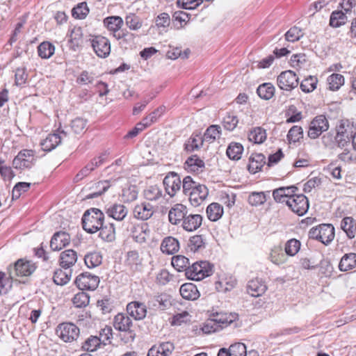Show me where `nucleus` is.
I'll list each match as a JSON object with an SVG mask.
<instances>
[{
    "label": "nucleus",
    "mask_w": 356,
    "mask_h": 356,
    "mask_svg": "<svg viewBox=\"0 0 356 356\" xmlns=\"http://www.w3.org/2000/svg\"><path fill=\"white\" fill-rule=\"evenodd\" d=\"M160 248L164 254H174L179 250V241L173 236H166L163 239Z\"/></svg>",
    "instance_id": "obj_26"
},
{
    "label": "nucleus",
    "mask_w": 356,
    "mask_h": 356,
    "mask_svg": "<svg viewBox=\"0 0 356 356\" xmlns=\"http://www.w3.org/2000/svg\"><path fill=\"white\" fill-rule=\"evenodd\" d=\"M77 253L72 249H68L63 251L59 257V265L67 270L73 266L77 261Z\"/></svg>",
    "instance_id": "obj_22"
},
{
    "label": "nucleus",
    "mask_w": 356,
    "mask_h": 356,
    "mask_svg": "<svg viewBox=\"0 0 356 356\" xmlns=\"http://www.w3.org/2000/svg\"><path fill=\"white\" fill-rule=\"evenodd\" d=\"M127 311L136 320H142L147 315L146 305L138 301L129 302L127 306Z\"/></svg>",
    "instance_id": "obj_20"
},
{
    "label": "nucleus",
    "mask_w": 356,
    "mask_h": 356,
    "mask_svg": "<svg viewBox=\"0 0 356 356\" xmlns=\"http://www.w3.org/2000/svg\"><path fill=\"white\" fill-rule=\"evenodd\" d=\"M298 190L297 187L291 186L288 187H280L273 191V196L277 202H287V200L292 196L296 195L295 192Z\"/></svg>",
    "instance_id": "obj_21"
},
{
    "label": "nucleus",
    "mask_w": 356,
    "mask_h": 356,
    "mask_svg": "<svg viewBox=\"0 0 356 356\" xmlns=\"http://www.w3.org/2000/svg\"><path fill=\"white\" fill-rule=\"evenodd\" d=\"M185 169L191 172L199 174L202 172L205 169V164L197 155H192L188 157L184 163Z\"/></svg>",
    "instance_id": "obj_24"
},
{
    "label": "nucleus",
    "mask_w": 356,
    "mask_h": 356,
    "mask_svg": "<svg viewBox=\"0 0 356 356\" xmlns=\"http://www.w3.org/2000/svg\"><path fill=\"white\" fill-rule=\"evenodd\" d=\"M265 163V156L263 154H252L249 159L248 170L254 174L261 170Z\"/></svg>",
    "instance_id": "obj_30"
},
{
    "label": "nucleus",
    "mask_w": 356,
    "mask_h": 356,
    "mask_svg": "<svg viewBox=\"0 0 356 356\" xmlns=\"http://www.w3.org/2000/svg\"><path fill=\"white\" fill-rule=\"evenodd\" d=\"M172 19L177 28L180 29L189 20V15L184 11H176L172 15Z\"/></svg>",
    "instance_id": "obj_60"
},
{
    "label": "nucleus",
    "mask_w": 356,
    "mask_h": 356,
    "mask_svg": "<svg viewBox=\"0 0 356 356\" xmlns=\"http://www.w3.org/2000/svg\"><path fill=\"white\" fill-rule=\"evenodd\" d=\"M204 240L201 235H195L190 238L188 246L192 251L195 252L204 248Z\"/></svg>",
    "instance_id": "obj_63"
},
{
    "label": "nucleus",
    "mask_w": 356,
    "mask_h": 356,
    "mask_svg": "<svg viewBox=\"0 0 356 356\" xmlns=\"http://www.w3.org/2000/svg\"><path fill=\"white\" fill-rule=\"evenodd\" d=\"M126 263L131 268L137 270L142 263V259L136 250H131L127 254Z\"/></svg>",
    "instance_id": "obj_46"
},
{
    "label": "nucleus",
    "mask_w": 356,
    "mask_h": 356,
    "mask_svg": "<svg viewBox=\"0 0 356 356\" xmlns=\"http://www.w3.org/2000/svg\"><path fill=\"white\" fill-rule=\"evenodd\" d=\"M56 334L63 342L72 343L79 338L80 330L75 324L65 322L58 325Z\"/></svg>",
    "instance_id": "obj_3"
},
{
    "label": "nucleus",
    "mask_w": 356,
    "mask_h": 356,
    "mask_svg": "<svg viewBox=\"0 0 356 356\" xmlns=\"http://www.w3.org/2000/svg\"><path fill=\"white\" fill-rule=\"evenodd\" d=\"M132 213L135 218L140 220H147L154 214V207L148 202H141L134 206Z\"/></svg>",
    "instance_id": "obj_14"
},
{
    "label": "nucleus",
    "mask_w": 356,
    "mask_h": 356,
    "mask_svg": "<svg viewBox=\"0 0 356 356\" xmlns=\"http://www.w3.org/2000/svg\"><path fill=\"white\" fill-rule=\"evenodd\" d=\"M329 89L330 90H337L344 83V77L339 74H332L327 79Z\"/></svg>",
    "instance_id": "obj_45"
},
{
    "label": "nucleus",
    "mask_w": 356,
    "mask_h": 356,
    "mask_svg": "<svg viewBox=\"0 0 356 356\" xmlns=\"http://www.w3.org/2000/svg\"><path fill=\"white\" fill-rule=\"evenodd\" d=\"M105 211L108 216L118 221L123 220L128 214V209L122 204L114 203L107 205Z\"/></svg>",
    "instance_id": "obj_16"
},
{
    "label": "nucleus",
    "mask_w": 356,
    "mask_h": 356,
    "mask_svg": "<svg viewBox=\"0 0 356 356\" xmlns=\"http://www.w3.org/2000/svg\"><path fill=\"white\" fill-rule=\"evenodd\" d=\"M275 90V87L272 83H264L258 87L257 92L261 99L268 100L274 96Z\"/></svg>",
    "instance_id": "obj_38"
},
{
    "label": "nucleus",
    "mask_w": 356,
    "mask_h": 356,
    "mask_svg": "<svg viewBox=\"0 0 356 356\" xmlns=\"http://www.w3.org/2000/svg\"><path fill=\"white\" fill-rule=\"evenodd\" d=\"M243 151V147L241 143H232L227 149V156L232 160H238L241 157Z\"/></svg>",
    "instance_id": "obj_42"
},
{
    "label": "nucleus",
    "mask_w": 356,
    "mask_h": 356,
    "mask_svg": "<svg viewBox=\"0 0 356 356\" xmlns=\"http://www.w3.org/2000/svg\"><path fill=\"white\" fill-rule=\"evenodd\" d=\"M202 219V216L200 214L188 213L181 222V226L186 232H193L201 226Z\"/></svg>",
    "instance_id": "obj_18"
},
{
    "label": "nucleus",
    "mask_w": 356,
    "mask_h": 356,
    "mask_svg": "<svg viewBox=\"0 0 356 356\" xmlns=\"http://www.w3.org/2000/svg\"><path fill=\"white\" fill-rule=\"evenodd\" d=\"M132 325L131 319L126 314L120 313L118 314L113 321L114 327L122 332L129 331Z\"/></svg>",
    "instance_id": "obj_28"
},
{
    "label": "nucleus",
    "mask_w": 356,
    "mask_h": 356,
    "mask_svg": "<svg viewBox=\"0 0 356 356\" xmlns=\"http://www.w3.org/2000/svg\"><path fill=\"white\" fill-rule=\"evenodd\" d=\"M99 283L98 276L92 275L89 273H83L76 277L75 284L81 290H95Z\"/></svg>",
    "instance_id": "obj_11"
},
{
    "label": "nucleus",
    "mask_w": 356,
    "mask_h": 356,
    "mask_svg": "<svg viewBox=\"0 0 356 356\" xmlns=\"http://www.w3.org/2000/svg\"><path fill=\"white\" fill-rule=\"evenodd\" d=\"M204 141L201 136H192L185 143V149L190 152L197 150L202 147Z\"/></svg>",
    "instance_id": "obj_47"
},
{
    "label": "nucleus",
    "mask_w": 356,
    "mask_h": 356,
    "mask_svg": "<svg viewBox=\"0 0 356 356\" xmlns=\"http://www.w3.org/2000/svg\"><path fill=\"white\" fill-rule=\"evenodd\" d=\"M71 276V270L65 271L62 269H57L54 273L53 280L56 284L63 286L68 283Z\"/></svg>",
    "instance_id": "obj_40"
},
{
    "label": "nucleus",
    "mask_w": 356,
    "mask_h": 356,
    "mask_svg": "<svg viewBox=\"0 0 356 356\" xmlns=\"http://www.w3.org/2000/svg\"><path fill=\"white\" fill-rule=\"evenodd\" d=\"M163 183L166 193L170 197H174L181 187V179L178 174L174 172H169L165 177Z\"/></svg>",
    "instance_id": "obj_12"
},
{
    "label": "nucleus",
    "mask_w": 356,
    "mask_h": 356,
    "mask_svg": "<svg viewBox=\"0 0 356 356\" xmlns=\"http://www.w3.org/2000/svg\"><path fill=\"white\" fill-rule=\"evenodd\" d=\"M62 136L57 134H50L40 143L43 151L50 152L55 149L60 143Z\"/></svg>",
    "instance_id": "obj_27"
},
{
    "label": "nucleus",
    "mask_w": 356,
    "mask_h": 356,
    "mask_svg": "<svg viewBox=\"0 0 356 356\" xmlns=\"http://www.w3.org/2000/svg\"><path fill=\"white\" fill-rule=\"evenodd\" d=\"M101 345V339H98L97 336L89 337L83 343L82 348L90 352L96 350Z\"/></svg>",
    "instance_id": "obj_55"
},
{
    "label": "nucleus",
    "mask_w": 356,
    "mask_h": 356,
    "mask_svg": "<svg viewBox=\"0 0 356 356\" xmlns=\"http://www.w3.org/2000/svg\"><path fill=\"white\" fill-rule=\"evenodd\" d=\"M144 195L147 200L155 201L162 196V191L157 186H150L145 191Z\"/></svg>",
    "instance_id": "obj_57"
},
{
    "label": "nucleus",
    "mask_w": 356,
    "mask_h": 356,
    "mask_svg": "<svg viewBox=\"0 0 356 356\" xmlns=\"http://www.w3.org/2000/svg\"><path fill=\"white\" fill-rule=\"evenodd\" d=\"M335 140L338 144V146L341 147H345V145L350 142L348 133L345 129L344 126L341 125L337 129Z\"/></svg>",
    "instance_id": "obj_50"
},
{
    "label": "nucleus",
    "mask_w": 356,
    "mask_h": 356,
    "mask_svg": "<svg viewBox=\"0 0 356 356\" xmlns=\"http://www.w3.org/2000/svg\"><path fill=\"white\" fill-rule=\"evenodd\" d=\"M36 161L35 152L32 149H22L14 158L13 167L17 170L32 168Z\"/></svg>",
    "instance_id": "obj_7"
},
{
    "label": "nucleus",
    "mask_w": 356,
    "mask_h": 356,
    "mask_svg": "<svg viewBox=\"0 0 356 356\" xmlns=\"http://www.w3.org/2000/svg\"><path fill=\"white\" fill-rule=\"evenodd\" d=\"M328 129L329 123L325 116L317 115L310 122L307 132L308 137L311 139H316Z\"/></svg>",
    "instance_id": "obj_8"
},
{
    "label": "nucleus",
    "mask_w": 356,
    "mask_h": 356,
    "mask_svg": "<svg viewBox=\"0 0 356 356\" xmlns=\"http://www.w3.org/2000/svg\"><path fill=\"white\" fill-rule=\"evenodd\" d=\"M289 51L287 50L286 48H281L280 49H278L276 48L273 51V54H270L267 57L263 58L259 63V67L260 68H267L269 67L273 63L275 58H281L282 56H284L289 54Z\"/></svg>",
    "instance_id": "obj_31"
},
{
    "label": "nucleus",
    "mask_w": 356,
    "mask_h": 356,
    "mask_svg": "<svg viewBox=\"0 0 356 356\" xmlns=\"http://www.w3.org/2000/svg\"><path fill=\"white\" fill-rule=\"evenodd\" d=\"M318 79L314 76H309L300 83V88L305 92H311L316 88Z\"/></svg>",
    "instance_id": "obj_52"
},
{
    "label": "nucleus",
    "mask_w": 356,
    "mask_h": 356,
    "mask_svg": "<svg viewBox=\"0 0 356 356\" xmlns=\"http://www.w3.org/2000/svg\"><path fill=\"white\" fill-rule=\"evenodd\" d=\"M347 17L342 11H334L332 13L330 24L333 27H339L346 23Z\"/></svg>",
    "instance_id": "obj_53"
},
{
    "label": "nucleus",
    "mask_w": 356,
    "mask_h": 356,
    "mask_svg": "<svg viewBox=\"0 0 356 356\" xmlns=\"http://www.w3.org/2000/svg\"><path fill=\"white\" fill-rule=\"evenodd\" d=\"M127 26L131 30H138L142 26V22L139 17L134 14H129L125 18Z\"/></svg>",
    "instance_id": "obj_61"
},
{
    "label": "nucleus",
    "mask_w": 356,
    "mask_h": 356,
    "mask_svg": "<svg viewBox=\"0 0 356 356\" xmlns=\"http://www.w3.org/2000/svg\"><path fill=\"white\" fill-rule=\"evenodd\" d=\"M129 230L133 238L137 243H143L146 241L147 237L149 233L148 225L145 223L133 224Z\"/></svg>",
    "instance_id": "obj_19"
},
{
    "label": "nucleus",
    "mask_w": 356,
    "mask_h": 356,
    "mask_svg": "<svg viewBox=\"0 0 356 356\" xmlns=\"http://www.w3.org/2000/svg\"><path fill=\"white\" fill-rule=\"evenodd\" d=\"M98 231H99V236L104 241L112 242L115 239V230L113 223L102 225Z\"/></svg>",
    "instance_id": "obj_34"
},
{
    "label": "nucleus",
    "mask_w": 356,
    "mask_h": 356,
    "mask_svg": "<svg viewBox=\"0 0 356 356\" xmlns=\"http://www.w3.org/2000/svg\"><path fill=\"white\" fill-rule=\"evenodd\" d=\"M35 269L36 266L33 262L20 259L15 262L13 267L8 268L9 276L11 280L15 277H27L31 275Z\"/></svg>",
    "instance_id": "obj_6"
},
{
    "label": "nucleus",
    "mask_w": 356,
    "mask_h": 356,
    "mask_svg": "<svg viewBox=\"0 0 356 356\" xmlns=\"http://www.w3.org/2000/svg\"><path fill=\"white\" fill-rule=\"evenodd\" d=\"M172 265L177 271H185L189 267V259L183 255L174 256L172 258Z\"/></svg>",
    "instance_id": "obj_44"
},
{
    "label": "nucleus",
    "mask_w": 356,
    "mask_h": 356,
    "mask_svg": "<svg viewBox=\"0 0 356 356\" xmlns=\"http://www.w3.org/2000/svg\"><path fill=\"white\" fill-rule=\"evenodd\" d=\"M266 139V130L260 127L253 128L248 133V140L257 144H261Z\"/></svg>",
    "instance_id": "obj_37"
},
{
    "label": "nucleus",
    "mask_w": 356,
    "mask_h": 356,
    "mask_svg": "<svg viewBox=\"0 0 356 356\" xmlns=\"http://www.w3.org/2000/svg\"><path fill=\"white\" fill-rule=\"evenodd\" d=\"M211 272L212 268L209 263L206 261H202L194 263L192 266L189 265V267L186 269V275L190 280L200 281L209 276Z\"/></svg>",
    "instance_id": "obj_4"
},
{
    "label": "nucleus",
    "mask_w": 356,
    "mask_h": 356,
    "mask_svg": "<svg viewBox=\"0 0 356 356\" xmlns=\"http://www.w3.org/2000/svg\"><path fill=\"white\" fill-rule=\"evenodd\" d=\"M89 13V8L86 2H81L77 4L72 10V15L75 19H83L86 17Z\"/></svg>",
    "instance_id": "obj_48"
},
{
    "label": "nucleus",
    "mask_w": 356,
    "mask_h": 356,
    "mask_svg": "<svg viewBox=\"0 0 356 356\" xmlns=\"http://www.w3.org/2000/svg\"><path fill=\"white\" fill-rule=\"evenodd\" d=\"M188 213V210L186 205L183 204H175L169 211V221L174 225H178L181 223Z\"/></svg>",
    "instance_id": "obj_13"
},
{
    "label": "nucleus",
    "mask_w": 356,
    "mask_h": 356,
    "mask_svg": "<svg viewBox=\"0 0 356 356\" xmlns=\"http://www.w3.org/2000/svg\"><path fill=\"white\" fill-rule=\"evenodd\" d=\"M206 212L209 220L215 222L222 217L223 208L220 204L213 202L207 207Z\"/></svg>",
    "instance_id": "obj_36"
},
{
    "label": "nucleus",
    "mask_w": 356,
    "mask_h": 356,
    "mask_svg": "<svg viewBox=\"0 0 356 356\" xmlns=\"http://www.w3.org/2000/svg\"><path fill=\"white\" fill-rule=\"evenodd\" d=\"M232 356H247L246 346L243 343H236L229 346Z\"/></svg>",
    "instance_id": "obj_64"
},
{
    "label": "nucleus",
    "mask_w": 356,
    "mask_h": 356,
    "mask_svg": "<svg viewBox=\"0 0 356 356\" xmlns=\"http://www.w3.org/2000/svg\"><path fill=\"white\" fill-rule=\"evenodd\" d=\"M356 267V254L348 253L344 254L339 264L341 271H348Z\"/></svg>",
    "instance_id": "obj_33"
},
{
    "label": "nucleus",
    "mask_w": 356,
    "mask_h": 356,
    "mask_svg": "<svg viewBox=\"0 0 356 356\" xmlns=\"http://www.w3.org/2000/svg\"><path fill=\"white\" fill-rule=\"evenodd\" d=\"M104 214L97 208H91L85 211L82 217L83 228L88 233H95L104 223Z\"/></svg>",
    "instance_id": "obj_1"
},
{
    "label": "nucleus",
    "mask_w": 356,
    "mask_h": 356,
    "mask_svg": "<svg viewBox=\"0 0 356 356\" xmlns=\"http://www.w3.org/2000/svg\"><path fill=\"white\" fill-rule=\"evenodd\" d=\"M266 201L265 192H252L248 197V202L252 206H259Z\"/></svg>",
    "instance_id": "obj_56"
},
{
    "label": "nucleus",
    "mask_w": 356,
    "mask_h": 356,
    "mask_svg": "<svg viewBox=\"0 0 356 356\" xmlns=\"http://www.w3.org/2000/svg\"><path fill=\"white\" fill-rule=\"evenodd\" d=\"M303 137V130L301 127L293 126L288 132L287 139L289 143H296Z\"/></svg>",
    "instance_id": "obj_59"
},
{
    "label": "nucleus",
    "mask_w": 356,
    "mask_h": 356,
    "mask_svg": "<svg viewBox=\"0 0 356 356\" xmlns=\"http://www.w3.org/2000/svg\"><path fill=\"white\" fill-rule=\"evenodd\" d=\"M309 238L327 245L334 238V227L331 224H321L310 229Z\"/></svg>",
    "instance_id": "obj_2"
},
{
    "label": "nucleus",
    "mask_w": 356,
    "mask_h": 356,
    "mask_svg": "<svg viewBox=\"0 0 356 356\" xmlns=\"http://www.w3.org/2000/svg\"><path fill=\"white\" fill-rule=\"evenodd\" d=\"M179 292L183 298L195 300L200 296L197 286L193 283H186L181 286Z\"/></svg>",
    "instance_id": "obj_29"
},
{
    "label": "nucleus",
    "mask_w": 356,
    "mask_h": 356,
    "mask_svg": "<svg viewBox=\"0 0 356 356\" xmlns=\"http://www.w3.org/2000/svg\"><path fill=\"white\" fill-rule=\"evenodd\" d=\"M221 128L218 125H211L207 128L204 136L203 140L209 143H213L216 138H220Z\"/></svg>",
    "instance_id": "obj_43"
},
{
    "label": "nucleus",
    "mask_w": 356,
    "mask_h": 356,
    "mask_svg": "<svg viewBox=\"0 0 356 356\" xmlns=\"http://www.w3.org/2000/svg\"><path fill=\"white\" fill-rule=\"evenodd\" d=\"M300 242L296 238H291L287 241L284 245L286 256H295L300 250Z\"/></svg>",
    "instance_id": "obj_49"
},
{
    "label": "nucleus",
    "mask_w": 356,
    "mask_h": 356,
    "mask_svg": "<svg viewBox=\"0 0 356 356\" xmlns=\"http://www.w3.org/2000/svg\"><path fill=\"white\" fill-rule=\"evenodd\" d=\"M286 204L293 212L300 216L306 213L309 209L308 199L303 194L289 197Z\"/></svg>",
    "instance_id": "obj_9"
},
{
    "label": "nucleus",
    "mask_w": 356,
    "mask_h": 356,
    "mask_svg": "<svg viewBox=\"0 0 356 356\" xmlns=\"http://www.w3.org/2000/svg\"><path fill=\"white\" fill-rule=\"evenodd\" d=\"M269 259L276 265L283 264L286 262L287 257L283 252L281 245L274 246L270 252Z\"/></svg>",
    "instance_id": "obj_32"
},
{
    "label": "nucleus",
    "mask_w": 356,
    "mask_h": 356,
    "mask_svg": "<svg viewBox=\"0 0 356 356\" xmlns=\"http://www.w3.org/2000/svg\"><path fill=\"white\" fill-rule=\"evenodd\" d=\"M181 47L173 46L172 48L167 51L166 56L172 60H175L178 58L182 59L188 58L191 51L188 48L181 50Z\"/></svg>",
    "instance_id": "obj_41"
},
{
    "label": "nucleus",
    "mask_w": 356,
    "mask_h": 356,
    "mask_svg": "<svg viewBox=\"0 0 356 356\" xmlns=\"http://www.w3.org/2000/svg\"><path fill=\"white\" fill-rule=\"evenodd\" d=\"M70 236L65 232H56L50 241V247L54 251H58L70 243Z\"/></svg>",
    "instance_id": "obj_17"
},
{
    "label": "nucleus",
    "mask_w": 356,
    "mask_h": 356,
    "mask_svg": "<svg viewBox=\"0 0 356 356\" xmlns=\"http://www.w3.org/2000/svg\"><path fill=\"white\" fill-rule=\"evenodd\" d=\"M199 184L200 183L194 181L191 177L186 176L181 181L183 193L188 196L191 192H193Z\"/></svg>",
    "instance_id": "obj_58"
},
{
    "label": "nucleus",
    "mask_w": 356,
    "mask_h": 356,
    "mask_svg": "<svg viewBox=\"0 0 356 356\" xmlns=\"http://www.w3.org/2000/svg\"><path fill=\"white\" fill-rule=\"evenodd\" d=\"M265 283L260 279L255 278L248 282L247 292L252 297H259L266 291Z\"/></svg>",
    "instance_id": "obj_25"
},
{
    "label": "nucleus",
    "mask_w": 356,
    "mask_h": 356,
    "mask_svg": "<svg viewBox=\"0 0 356 356\" xmlns=\"http://www.w3.org/2000/svg\"><path fill=\"white\" fill-rule=\"evenodd\" d=\"M89 296L83 291L76 293L72 298L73 305L78 308L86 307L89 304Z\"/></svg>",
    "instance_id": "obj_54"
},
{
    "label": "nucleus",
    "mask_w": 356,
    "mask_h": 356,
    "mask_svg": "<svg viewBox=\"0 0 356 356\" xmlns=\"http://www.w3.org/2000/svg\"><path fill=\"white\" fill-rule=\"evenodd\" d=\"M209 195V189L204 184H199L188 195L190 203L196 207L203 203Z\"/></svg>",
    "instance_id": "obj_15"
},
{
    "label": "nucleus",
    "mask_w": 356,
    "mask_h": 356,
    "mask_svg": "<svg viewBox=\"0 0 356 356\" xmlns=\"http://www.w3.org/2000/svg\"><path fill=\"white\" fill-rule=\"evenodd\" d=\"M238 318V315L236 313L221 314L216 318L218 325L221 327H227L233 323H235Z\"/></svg>",
    "instance_id": "obj_51"
},
{
    "label": "nucleus",
    "mask_w": 356,
    "mask_h": 356,
    "mask_svg": "<svg viewBox=\"0 0 356 356\" xmlns=\"http://www.w3.org/2000/svg\"><path fill=\"white\" fill-rule=\"evenodd\" d=\"M341 227L349 238L356 235V222L352 217H345L341 222Z\"/></svg>",
    "instance_id": "obj_35"
},
{
    "label": "nucleus",
    "mask_w": 356,
    "mask_h": 356,
    "mask_svg": "<svg viewBox=\"0 0 356 356\" xmlns=\"http://www.w3.org/2000/svg\"><path fill=\"white\" fill-rule=\"evenodd\" d=\"M124 24L122 17L119 16H110L104 19V26L111 31L114 32V36L118 39L124 38V42H131L134 36L131 33H122L118 32Z\"/></svg>",
    "instance_id": "obj_5"
},
{
    "label": "nucleus",
    "mask_w": 356,
    "mask_h": 356,
    "mask_svg": "<svg viewBox=\"0 0 356 356\" xmlns=\"http://www.w3.org/2000/svg\"><path fill=\"white\" fill-rule=\"evenodd\" d=\"M277 86L282 90H291L298 85V78L292 70L282 72L277 79Z\"/></svg>",
    "instance_id": "obj_10"
},
{
    "label": "nucleus",
    "mask_w": 356,
    "mask_h": 356,
    "mask_svg": "<svg viewBox=\"0 0 356 356\" xmlns=\"http://www.w3.org/2000/svg\"><path fill=\"white\" fill-rule=\"evenodd\" d=\"M175 347L171 342H163L154 345L148 351L147 356H169Z\"/></svg>",
    "instance_id": "obj_23"
},
{
    "label": "nucleus",
    "mask_w": 356,
    "mask_h": 356,
    "mask_svg": "<svg viewBox=\"0 0 356 356\" xmlns=\"http://www.w3.org/2000/svg\"><path fill=\"white\" fill-rule=\"evenodd\" d=\"M285 41L289 42H295L298 41L302 36V31L296 26L291 28L284 35Z\"/></svg>",
    "instance_id": "obj_62"
},
{
    "label": "nucleus",
    "mask_w": 356,
    "mask_h": 356,
    "mask_svg": "<svg viewBox=\"0 0 356 356\" xmlns=\"http://www.w3.org/2000/svg\"><path fill=\"white\" fill-rule=\"evenodd\" d=\"M84 261L88 268H93L102 264V256L99 252H89L85 255Z\"/></svg>",
    "instance_id": "obj_39"
}]
</instances>
